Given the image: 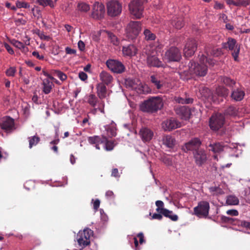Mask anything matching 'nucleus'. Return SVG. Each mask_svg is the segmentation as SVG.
<instances>
[{
    "label": "nucleus",
    "mask_w": 250,
    "mask_h": 250,
    "mask_svg": "<svg viewBox=\"0 0 250 250\" xmlns=\"http://www.w3.org/2000/svg\"><path fill=\"white\" fill-rule=\"evenodd\" d=\"M200 63H195L193 61H190L188 63V73L190 76H197L200 77L205 76L208 72V68L205 64V62H208L210 65L215 63L214 61L208 58L205 55H202L199 59Z\"/></svg>",
    "instance_id": "obj_1"
},
{
    "label": "nucleus",
    "mask_w": 250,
    "mask_h": 250,
    "mask_svg": "<svg viewBox=\"0 0 250 250\" xmlns=\"http://www.w3.org/2000/svg\"><path fill=\"white\" fill-rule=\"evenodd\" d=\"M164 105L163 99L160 96L152 97L140 105V109L144 112L154 113L161 110Z\"/></svg>",
    "instance_id": "obj_2"
},
{
    "label": "nucleus",
    "mask_w": 250,
    "mask_h": 250,
    "mask_svg": "<svg viewBox=\"0 0 250 250\" xmlns=\"http://www.w3.org/2000/svg\"><path fill=\"white\" fill-rule=\"evenodd\" d=\"M144 1L145 0H132L128 5L130 14L136 19H140L143 16Z\"/></svg>",
    "instance_id": "obj_3"
},
{
    "label": "nucleus",
    "mask_w": 250,
    "mask_h": 250,
    "mask_svg": "<svg viewBox=\"0 0 250 250\" xmlns=\"http://www.w3.org/2000/svg\"><path fill=\"white\" fill-rule=\"evenodd\" d=\"M142 29V24L140 21H131L127 25L125 28V34L129 40L136 38Z\"/></svg>",
    "instance_id": "obj_4"
},
{
    "label": "nucleus",
    "mask_w": 250,
    "mask_h": 250,
    "mask_svg": "<svg viewBox=\"0 0 250 250\" xmlns=\"http://www.w3.org/2000/svg\"><path fill=\"white\" fill-rule=\"evenodd\" d=\"M209 204L207 201H202L193 208L194 214L199 218H207L208 215Z\"/></svg>",
    "instance_id": "obj_5"
},
{
    "label": "nucleus",
    "mask_w": 250,
    "mask_h": 250,
    "mask_svg": "<svg viewBox=\"0 0 250 250\" xmlns=\"http://www.w3.org/2000/svg\"><path fill=\"white\" fill-rule=\"evenodd\" d=\"M92 233V230L89 229H84L83 231L79 232L77 241L80 247L83 249L90 244V237Z\"/></svg>",
    "instance_id": "obj_6"
},
{
    "label": "nucleus",
    "mask_w": 250,
    "mask_h": 250,
    "mask_svg": "<svg viewBox=\"0 0 250 250\" xmlns=\"http://www.w3.org/2000/svg\"><path fill=\"white\" fill-rule=\"evenodd\" d=\"M107 12L109 16L119 15L122 11V4L119 1L111 0L107 3Z\"/></svg>",
    "instance_id": "obj_7"
},
{
    "label": "nucleus",
    "mask_w": 250,
    "mask_h": 250,
    "mask_svg": "<svg viewBox=\"0 0 250 250\" xmlns=\"http://www.w3.org/2000/svg\"><path fill=\"white\" fill-rule=\"evenodd\" d=\"M182 58L180 50L176 47L169 48L165 52L164 60L167 62H179Z\"/></svg>",
    "instance_id": "obj_8"
},
{
    "label": "nucleus",
    "mask_w": 250,
    "mask_h": 250,
    "mask_svg": "<svg viewBox=\"0 0 250 250\" xmlns=\"http://www.w3.org/2000/svg\"><path fill=\"white\" fill-rule=\"evenodd\" d=\"M225 122V117L221 113H215L211 116L209 120V126L213 130L221 128Z\"/></svg>",
    "instance_id": "obj_9"
},
{
    "label": "nucleus",
    "mask_w": 250,
    "mask_h": 250,
    "mask_svg": "<svg viewBox=\"0 0 250 250\" xmlns=\"http://www.w3.org/2000/svg\"><path fill=\"white\" fill-rule=\"evenodd\" d=\"M125 84L126 87L135 90L138 94L144 93L146 87L138 80L127 79L125 81Z\"/></svg>",
    "instance_id": "obj_10"
},
{
    "label": "nucleus",
    "mask_w": 250,
    "mask_h": 250,
    "mask_svg": "<svg viewBox=\"0 0 250 250\" xmlns=\"http://www.w3.org/2000/svg\"><path fill=\"white\" fill-rule=\"evenodd\" d=\"M107 67L115 73H122L125 70V66L122 62L114 59H109L106 62Z\"/></svg>",
    "instance_id": "obj_11"
},
{
    "label": "nucleus",
    "mask_w": 250,
    "mask_h": 250,
    "mask_svg": "<svg viewBox=\"0 0 250 250\" xmlns=\"http://www.w3.org/2000/svg\"><path fill=\"white\" fill-rule=\"evenodd\" d=\"M222 47L224 48H229V50L234 51L232 52V55L234 58L235 61L237 60V58L240 51L239 47H237L236 45V41L231 38L228 39V41L226 42L222 43Z\"/></svg>",
    "instance_id": "obj_12"
},
{
    "label": "nucleus",
    "mask_w": 250,
    "mask_h": 250,
    "mask_svg": "<svg viewBox=\"0 0 250 250\" xmlns=\"http://www.w3.org/2000/svg\"><path fill=\"white\" fill-rule=\"evenodd\" d=\"M105 7L104 5L99 2H95L92 6L91 16L93 18L100 20L104 17Z\"/></svg>",
    "instance_id": "obj_13"
},
{
    "label": "nucleus",
    "mask_w": 250,
    "mask_h": 250,
    "mask_svg": "<svg viewBox=\"0 0 250 250\" xmlns=\"http://www.w3.org/2000/svg\"><path fill=\"white\" fill-rule=\"evenodd\" d=\"M197 48V43L195 39H188L186 42L183 50L184 54L186 57L192 56Z\"/></svg>",
    "instance_id": "obj_14"
},
{
    "label": "nucleus",
    "mask_w": 250,
    "mask_h": 250,
    "mask_svg": "<svg viewBox=\"0 0 250 250\" xmlns=\"http://www.w3.org/2000/svg\"><path fill=\"white\" fill-rule=\"evenodd\" d=\"M181 126V123L173 118L167 119L162 123V127L165 131H170Z\"/></svg>",
    "instance_id": "obj_15"
},
{
    "label": "nucleus",
    "mask_w": 250,
    "mask_h": 250,
    "mask_svg": "<svg viewBox=\"0 0 250 250\" xmlns=\"http://www.w3.org/2000/svg\"><path fill=\"white\" fill-rule=\"evenodd\" d=\"M201 145V142L197 138H194L190 140L188 142L185 143L183 146L182 149L185 152H188L189 151L195 152L198 149Z\"/></svg>",
    "instance_id": "obj_16"
},
{
    "label": "nucleus",
    "mask_w": 250,
    "mask_h": 250,
    "mask_svg": "<svg viewBox=\"0 0 250 250\" xmlns=\"http://www.w3.org/2000/svg\"><path fill=\"white\" fill-rule=\"evenodd\" d=\"M175 111L180 118L184 120H188L190 117L192 113L191 109L186 106H180L175 108Z\"/></svg>",
    "instance_id": "obj_17"
},
{
    "label": "nucleus",
    "mask_w": 250,
    "mask_h": 250,
    "mask_svg": "<svg viewBox=\"0 0 250 250\" xmlns=\"http://www.w3.org/2000/svg\"><path fill=\"white\" fill-rule=\"evenodd\" d=\"M0 127L6 132H10L14 128V121L9 117H3L0 120Z\"/></svg>",
    "instance_id": "obj_18"
},
{
    "label": "nucleus",
    "mask_w": 250,
    "mask_h": 250,
    "mask_svg": "<svg viewBox=\"0 0 250 250\" xmlns=\"http://www.w3.org/2000/svg\"><path fill=\"white\" fill-rule=\"evenodd\" d=\"M193 157L197 165L201 166L207 161V157L205 151L202 149L193 152Z\"/></svg>",
    "instance_id": "obj_19"
},
{
    "label": "nucleus",
    "mask_w": 250,
    "mask_h": 250,
    "mask_svg": "<svg viewBox=\"0 0 250 250\" xmlns=\"http://www.w3.org/2000/svg\"><path fill=\"white\" fill-rule=\"evenodd\" d=\"M146 63L149 67H164L165 64L155 55L146 54Z\"/></svg>",
    "instance_id": "obj_20"
},
{
    "label": "nucleus",
    "mask_w": 250,
    "mask_h": 250,
    "mask_svg": "<svg viewBox=\"0 0 250 250\" xmlns=\"http://www.w3.org/2000/svg\"><path fill=\"white\" fill-rule=\"evenodd\" d=\"M199 93L201 98L203 100H207L209 101H212L215 103H218L219 101H217L215 99V96H213L210 90L207 87L201 86L199 89Z\"/></svg>",
    "instance_id": "obj_21"
},
{
    "label": "nucleus",
    "mask_w": 250,
    "mask_h": 250,
    "mask_svg": "<svg viewBox=\"0 0 250 250\" xmlns=\"http://www.w3.org/2000/svg\"><path fill=\"white\" fill-rule=\"evenodd\" d=\"M139 135L144 142L150 141L154 136L153 132L146 127L142 128L139 131Z\"/></svg>",
    "instance_id": "obj_22"
},
{
    "label": "nucleus",
    "mask_w": 250,
    "mask_h": 250,
    "mask_svg": "<svg viewBox=\"0 0 250 250\" xmlns=\"http://www.w3.org/2000/svg\"><path fill=\"white\" fill-rule=\"evenodd\" d=\"M137 52L138 49L137 47L132 44L124 46L122 48V52L124 56H134L137 54Z\"/></svg>",
    "instance_id": "obj_23"
},
{
    "label": "nucleus",
    "mask_w": 250,
    "mask_h": 250,
    "mask_svg": "<svg viewBox=\"0 0 250 250\" xmlns=\"http://www.w3.org/2000/svg\"><path fill=\"white\" fill-rule=\"evenodd\" d=\"M104 136L95 135L88 137L87 141L89 144L93 145L97 149H100V145L102 144L104 142Z\"/></svg>",
    "instance_id": "obj_24"
},
{
    "label": "nucleus",
    "mask_w": 250,
    "mask_h": 250,
    "mask_svg": "<svg viewBox=\"0 0 250 250\" xmlns=\"http://www.w3.org/2000/svg\"><path fill=\"white\" fill-rule=\"evenodd\" d=\"M205 55L208 58H209V56L213 57H218L222 54V51L221 48H217L216 47L207 46L205 50Z\"/></svg>",
    "instance_id": "obj_25"
},
{
    "label": "nucleus",
    "mask_w": 250,
    "mask_h": 250,
    "mask_svg": "<svg viewBox=\"0 0 250 250\" xmlns=\"http://www.w3.org/2000/svg\"><path fill=\"white\" fill-rule=\"evenodd\" d=\"M162 142L164 145L168 148L173 147L176 144L175 138L170 135L164 136L162 138Z\"/></svg>",
    "instance_id": "obj_26"
},
{
    "label": "nucleus",
    "mask_w": 250,
    "mask_h": 250,
    "mask_svg": "<svg viewBox=\"0 0 250 250\" xmlns=\"http://www.w3.org/2000/svg\"><path fill=\"white\" fill-rule=\"evenodd\" d=\"M53 79V77H50L49 79H45L43 80V91L46 94H47L51 92L53 85V82L51 81V80Z\"/></svg>",
    "instance_id": "obj_27"
},
{
    "label": "nucleus",
    "mask_w": 250,
    "mask_h": 250,
    "mask_svg": "<svg viewBox=\"0 0 250 250\" xmlns=\"http://www.w3.org/2000/svg\"><path fill=\"white\" fill-rule=\"evenodd\" d=\"M245 96V92L240 89H236L232 91L231 97L235 101H241Z\"/></svg>",
    "instance_id": "obj_28"
},
{
    "label": "nucleus",
    "mask_w": 250,
    "mask_h": 250,
    "mask_svg": "<svg viewBox=\"0 0 250 250\" xmlns=\"http://www.w3.org/2000/svg\"><path fill=\"white\" fill-rule=\"evenodd\" d=\"M97 93L100 99H103L106 96V87L103 83H99L97 87Z\"/></svg>",
    "instance_id": "obj_29"
},
{
    "label": "nucleus",
    "mask_w": 250,
    "mask_h": 250,
    "mask_svg": "<svg viewBox=\"0 0 250 250\" xmlns=\"http://www.w3.org/2000/svg\"><path fill=\"white\" fill-rule=\"evenodd\" d=\"M216 94L221 98L218 100L215 99L217 101H219L218 103H219L220 101H223L222 98H225L228 96L229 94V90L224 87L219 86L216 89Z\"/></svg>",
    "instance_id": "obj_30"
},
{
    "label": "nucleus",
    "mask_w": 250,
    "mask_h": 250,
    "mask_svg": "<svg viewBox=\"0 0 250 250\" xmlns=\"http://www.w3.org/2000/svg\"><path fill=\"white\" fill-rule=\"evenodd\" d=\"M100 80L106 84H108L113 80V77L108 73L105 71H102L100 74Z\"/></svg>",
    "instance_id": "obj_31"
},
{
    "label": "nucleus",
    "mask_w": 250,
    "mask_h": 250,
    "mask_svg": "<svg viewBox=\"0 0 250 250\" xmlns=\"http://www.w3.org/2000/svg\"><path fill=\"white\" fill-rule=\"evenodd\" d=\"M115 124L112 121L110 125H106L104 126V128L107 131V135L110 137H114L116 135V128Z\"/></svg>",
    "instance_id": "obj_32"
},
{
    "label": "nucleus",
    "mask_w": 250,
    "mask_h": 250,
    "mask_svg": "<svg viewBox=\"0 0 250 250\" xmlns=\"http://www.w3.org/2000/svg\"><path fill=\"white\" fill-rule=\"evenodd\" d=\"M161 214L173 221H176L178 219V216L176 214H174L172 211L169 210L167 208L163 209V212Z\"/></svg>",
    "instance_id": "obj_33"
},
{
    "label": "nucleus",
    "mask_w": 250,
    "mask_h": 250,
    "mask_svg": "<svg viewBox=\"0 0 250 250\" xmlns=\"http://www.w3.org/2000/svg\"><path fill=\"white\" fill-rule=\"evenodd\" d=\"M90 5L83 1H79L77 3V10L81 12L86 13L90 10Z\"/></svg>",
    "instance_id": "obj_34"
},
{
    "label": "nucleus",
    "mask_w": 250,
    "mask_h": 250,
    "mask_svg": "<svg viewBox=\"0 0 250 250\" xmlns=\"http://www.w3.org/2000/svg\"><path fill=\"white\" fill-rule=\"evenodd\" d=\"M104 142L102 144L103 145L104 149L106 151H111L113 150L115 146L114 142L108 140L105 137H104Z\"/></svg>",
    "instance_id": "obj_35"
},
{
    "label": "nucleus",
    "mask_w": 250,
    "mask_h": 250,
    "mask_svg": "<svg viewBox=\"0 0 250 250\" xmlns=\"http://www.w3.org/2000/svg\"><path fill=\"white\" fill-rule=\"evenodd\" d=\"M11 43L16 48H19L21 51L23 52H26L28 51V48L21 42L17 41L16 40H12L11 41Z\"/></svg>",
    "instance_id": "obj_36"
},
{
    "label": "nucleus",
    "mask_w": 250,
    "mask_h": 250,
    "mask_svg": "<svg viewBox=\"0 0 250 250\" xmlns=\"http://www.w3.org/2000/svg\"><path fill=\"white\" fill-rule=\"evenodd\" d=\"M172 25L176 29H180L184 26V22L182 17H175L172 21Z\"/></svg>",
    "instance_id": "obj_37"
},
{
    "label": "nucleus",
    "mask_w": 250,
    "mask_h": 250,
    "mask_svg": "<svg viewBox=\"0 0 250 250\" xmlns=\"http://www.w3.org/2000/svg\"><path fill=\"white\" fill-rule=\"evenodd\" d=\"M86 102L93 107H95L98 102V98L95 95L90 94L87 95L86 98Z\"/></svg>",
    "instance_id": "obj_38"
},
{
    "label": "nucleus",
    "mask_w": 250,
    "mask_h": 250,
    "mask_svg": "<svg viewBox=\"0 0 250 250\" xmlns=\"http://www.w3.org/2000/svg\"><path fill=\"white\" fill-rule=\"evenodd\" d=\"M226 203L231 206L238 205L239 203V200L236 196L230 195L227 197Z\"/></svg>",
    "instance_id": "obj_39"
},
{
    "label": "nucleus",
    "mask_w": 250,
    "mask_h": 250,
    "mask_svg": "<svg viewBox=\"0 0 250 250\" xmlns=\"http://www.w3.org/2000/svg\"><path fill=\"white\" fill-rule=\"evenodd\" d=\"M209 146L210 150L214 153H219L224 150V146L219 143L210 144Z\"/></svg>",
    "instance_id": "obj_40"
},
{
    "label": "nucleus",
    "mask_w": 250,
    "mask_h": 250,
    "mask_svg": "<svg viewBox=\"0 0 250 250\" xmlns=\"http://www.w3.org/2000/svg\"><path fill=\"white\" fill-rule=\"evenodd\" d=\"M29 147L31 148L33 146H36L40 141V138L37 135L28 138Z\"/></svg>",
    "instance_id": "obj_41"
},
{
    "label": "nucleus",
    "mask_w": 250,
    "mask_h": 250,
    "mask_svg": "<svg viewBox=\"0 0 250 250\" xmlns=\"http://www.w3.org/2000/svg\"><path fill=\"white\" fill-rule=\"evenodd\" d=\"M108 35V40L110 42L114 45L117 46L120 43V41L118 38L113 33L109 31L106 32Z\"/></svg>",
    "instance_id": "obj_42"
},
{
    "label": "nucleus",
    "mask_w": 250,
    "mask_h": 250,
    "mask_svg": "<svg viewBox=\"0 0 250 250\" xmlns=\"http://www.w3.org/2000/svg\"><path fill=\"white\" fill-rule=\"evenodd\" d=\"M173 100L179 104H188L193 102V99L190 98L184 99L180 97H174Z\"/></svg>",
    "instance_id": "obj_43"
},
{
    "label": "nucleus",
    "mask_w": 250,
    "mask_h": 250,
    "mask_svg": "<svg viewBox=\"0 0 250 250\" xmlns=\"http://www.w3.org/2000/svg\"><path fill=\"white\" fill-rule=\"evenodd\" d=\"M37 2L43 7L49 6L51 8L55 7V3L52 0H37Z\"/></svg>",
    "instance_id": "obj_44"
},
{
    "label": "nucleus",
    "mask_w": 250,
    "mask_h": 250,
    "mask_svg": "<svg viewBox=\"0 0 250 250\" xmlns=\"http://www.w3.org/2000/svg\"><path fill=\"white\" fill-rule=\"evenodd\" d=\"M104 103L103 101H101L99 104V107L97 108H94L92 109L90 113L93 115H95L98 111H100L102 113H104Z\"/></svg>",
    "instance_id": "obj_45"
},
{
    "label": "nucleus",
    "mask_w": 250,
    "mask_h": 250,
    "mask_svg": "<svg viewBox=\"0 0 250 250\" xmlns=\"http://www.w3.org/2000/svg\"><path fill=\"white\" fill-rule=\"evenodd\" d=\"M150 81L158 89L161 88L163 86L161 81L155 75L150 76Z\"/></svg>",
    "instance_id": "obj_46"
},
{
    "label": "nucleus",
    "mask_w": 250,
    "mask_h": 250,
    "mask_svg": "<svg viewBox=\"0 0 250 250\" xmlns=\"http://www.w3.org/2000/svg\"><path fill=\"white\" fill-rule=\"evenodd\" d=\"M209 189L213 195H218L224 193L223 190L218 187H212L209 188Z\"/></svg>",
    "instance_id": "obj_47"
},
{
    "label": "nucleus",
    "mask_w": 250,
    "mask_h": 250,
    "mask_svg": "<svg viewBox=\"0 0 250 250\" xmlns=\"http://www.w3.org/2000/svg\"><path fill=\"white\" fill-rule=\"evenodd\" d=\"M144 34L145 37V39L147 41H153L156 38L155 34L152 33L149 30L146 29L144 31Z\"/></svg>",
    "instance_id": "obj_48"
},
{
    "label": "nucleus",
    "mask_w": 250,
    "mask_h": 250,
    "mask_svg": "<svg viewBox=\"0 0 250 250\" xmlns=\"http://www.w3.org/2000/svg\"><path fill=\"white\" fill-rule=\"evenodd\" d=\"M226 114L230 116H235L237 115V110L233 106H229L226 110Z\"/></svg>",
    "instance_id": "obj_49"
},
{
    "label": "nucleus",
    "mask_w": 250,
    "mask_h": 250,
    "mask_svg": "<svg viewBox=\"0 0 250 250\" xmlns=\"http://www.w3.org/2000/svg\"><path fill=\"white\" fill-rule=\"evenodd\" d=\"M16 6L18 8H29L30 7L29 3L23 1H19L17 0L16 2Z\"/></svg>",
    "instance_id": "obj_50"
},
{
    "label": "nucleus",
    "mask_w": 250,
    "mask_h": 250,
    "mask_svg": "<svg viewBox=\"0 0 250 250\" xmlns=\"http://www.w3.org/2000/svg\"><path fill=\"white\" fill-rule=\"evenodd\" d=\"M157 208L156 210L157 212L161 213L163 212V209H165V208H164V203L160 200H158L155 203Z\"/></svg>",
    "instance_id": "obj_51"
},
{
    "label": "nucleus",
    "mask_w": 250,
    "mask_h": 250,
    "mask_svg": "<svg viewBox=\"0 0 250 250\" xmlns=\"http://www.w3.org/2000/svg\"><path fill=\"white\" fill-rule=\"evenodd\" d=\"M222 81L224 84L229 86H232L235 84V82L233 80L228 77L222 78Z\"/></svg>",
    "instance_id": "obj_52"
},
{
    "label": "nucleus",
    "mask_w": 250,
    "mask_h": 250,
    "mask_svg": "<svg viewBox=\"0 0 250 250\" xmlns=\"http://www.w3.org/2000/svg\"><path fill=\"white\" fill-rule=\"evenodd\" d=\"M250 0H237V3H234L236 6H243L246 7L249 5Z\"/></svg>",
    "instance_id": "obj_53"
},
{
    "label": "nucleus",
    "mask_w": 250,
    "mask_h": 250,
    "mask_svg": "<svg viewBox=\"0 0 250 250\" xmlns=\"http://www.w3.org/2000/svg\"><path fill=\"white\" fill-rule=\"evenodd\" d=\"M16 72V68L15 67H10L9 69H8L6 70V74L7 76L13 77V76H14Z\"/></svg>",
    "instance_id": "obj_54"
},
{
    "label": "nucleus",
    "mask_w": 250,
    "mask_h": 250,
    "mask_svg": "<svg viewBox=\"0 0 250 250\" xmlns=\"http://www.w3.org/2000/svg\"><path fill=\"white\" fill-rule=\"evenodd\" d=\"M55 73L56 75L62 81H64L67 78L66 75L61 71L56 70Z\"/></svg>",
    "instance_id": "obj_55"
},
{
    "label": "nucleus",
    "mask_w": 250,
    "mask_h": 250,
    "mask_svg": "<svg viewBox=\"0 0 250 250\" xmlns=\"http://www.w3.org/2000/svg\"><path fill=\"white\" fill-rule=\"evenodd\" d=\"M105 197L108 200H113L115 198V195L111 190H107L105 192Z\"/></svg>",
    "instance_id": "obj_56"
},
{
    "label": "nucleus",
    "mask_w": 250,
    "mask_h": 250,
    "mask_svg": "<svg viewBox=\"0 0 250 250\" xmlns=\"http://www.w3.org/2000/svg\"><path fill=\"white\" fill-rule=\"evenodd\" d=\"M65 52H66V53L67 54H73V55H76V50L74 49H72L71 48H70L69 47H66L65 48Z\"/></svg>",
    "instance_id": "obj_57"
},
{
    "label": "nucleus",
    "mask_w": 250,
    "mask_h": 250,
    "mask_svg": "<svg viewBox=\"0 0 250 250\" xmlns=\"http://www.w3.org/2000/svg\"><path fill=\"white\" fill-rule=\"evenodd\" d=\"M227 214L231 216H237L238 215V212L236 209H229L227 211Z\"/></svg>",
    "instance_id": "obj_58"
},
{
    "label": "nucleus",
    "mask_w": 250,
    "mask_h": 250,
    "mask_svg": "<svg viewBox=\"0 0 250 250\" xmlns=\"http://www.w3.org/2000/svg\"><path fill=\"white\" fill-rule=\"evenodd\" d=\"M78 47L81 51H84L85 49V44L82 41H79L78 42Z\"/></svg>",
    "instance_id": "obj_59"
},
{
    "label": "nucleus",
    "mask_w": 250,
    "mask_h": 250,
    "mask_svg": "<svg viewBox=\"0 0 250 250\" xmlns=\"http://www.w3.org/2000/svg\"><path fill=\"white\" fill-rule=\"evenodd\" d=\"M5 48L7 50V51L8 52V53L10 54H13L14 53V51L12 48V47L10 46V45H9L8 43H5L4 44Z\"/></svg>",
    "instance_id": "obj_60"
},
{
    "label": "nucleus",
    "mask_w": 250,
    "mask_h": 250,
    "mask_svg": "<svg viewBox=\"0 0 250 250\" xmlns=\"http://www.w3.org/2000/svg\"><path fill=\"white\" fill-rule=\"evenodd\" d=\"M17 25H24L26 23V21L23 19H19L15 21Z\"/></svg>",
    "instance_id": "obj_61"
},
{
    "label": "nucleus",
    "mask_w": 250,
    "mask_h": 250,
    "mask_svg": "<svg viewBox=\"0 0 250 250\" xmlns=\"http://www.w3.org/2000/svg\"><path fill=\"white\" fill-rule=\"evenodd\" d=\"M224 4L218 2L217 1H215V4L214 5V8L215 9H222L224 8Z\"/></svg>",
    "instance_id": "obj_62"
},
{
    "label": "nucleus",
    "mask_w": 250,
    "mask_h": 250,
    "mask_svg": "<svg viewBox=\"0 0 250 250\" xmlns=\"http://www.w3.org/2000/svg\"><path fill=\"white\" fill-rule=\"evenodd\" d=\"M137 237L139 238V243L141 244L145 242V240L144 239V236L142 232H140L137 234Z\"/></svg>",
    "instance_id": "obj_63"
},
{
    "label": "nucleus",
    "mask_w": 250,
    "mask_h": 250,
    "mask_svg": "<svg viewBox=\"0 0 250 250\" xmlns=\"http://www.w3.org/2000/svg\"><path fill=\"white\" fill-rule=\"evenodd\" d=\"M79 77L80 79L82 81H85L87 79V74L83 72H80L79 74Z\"/></svg>",
    "instance_id": "obj_64"
}]
</instances>
